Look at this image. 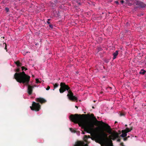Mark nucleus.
<instances>
[{
    "label": "nucleus",
    "mask_w": 146,
    "mask_h": 146,
    "mask_svg": "<svg viewBox=\"0 0 146 146\" xmlns=\"http://www.w3.org/2000/svg\"><path fill=\"white\" fill-rule=\"evenodd\" d=\"M21 68L22 70H27V69L25 68L24 66H22L21 67Z\"/></svg>",
    "instance_id": "nucleus-17"
},
{
    "label": "nucleus",
    "mask_w": 146,
    "mask_h": 146,
    "mask_svg": "<svg viewBox=\"0 0 146 146\" xmlns=\"http://www.w3.org/2000/svg\"><path fill=\"white\" fill-rule=\"evenodd\" d=\"M115 3L117 4H119V2L118 1H115Z\"/></svg>",
    "instance_id": "nucleus-28"
},
{
    "label": "nucleus",
    "mask_w": 146,
    "mask_h": 146,
    "mask_svg": "<svg viewBox=\"0 0 146 146\" xmlns=\"http://www.w3.org/2000/svg\"><path fill=\"white\" fill-rule=\"evenodd\" d=\"M125 131H124V130H123L122 131V134L121 135V136L122 137H125L127 135V133Z\"/></svg>",
    "instance_id": "nucleus-12"
},
{
    "label": "nucleus",
    "mask_w": 146,
    "mask_h": 146,
    "mask_svg": "<svg viewBox=\"0 0 146 146\" xmlns=\"http://www.w3.org/2000/svg\"><path fill=\"white\" fill-rule=\"evenodd\" d=\"M124 1L123 0H121V4H123L124 3Z\"/></svg>",
    "instance_id": "nucleus-27"
},
{
    "label": "nucleus",
    "mask_w": 146,
    "mask_h": 146,
    "mask_svg": "<svg viewBox=\"0 0 146 146\" xmlns=\"http://www.w3.org/2000/svg\"><path fill=\"white\" fill-rule=\"evenodd\" d=\"M52 84L54 86V89H55L58 87L59 86V84L58 83H55V84L53 83Z\"/></svg>",
    "instance_id": "nucleus-16"
},
{
    "label": "nucleus",
    "mask_w": 146,
    "mask_h": 146,
    "mask_svg": "<svg viewBox=\"0 0 146 146\" xmlns=\"http://www.w3.org/2000/svg\"><path fill=\"white\" fill-rule=\"evenodd\" d=\"M82 134H85V133L83 131H82Z\"/></svg>",
    "instance_id": "nucleus-30"
},
{
    "label": "nucleus",
    "mask_w": 146,
    "mask_h": 146,
    "mask_svg": "<svg viewBox=\"0 0 146 146\" xmlns=\"http://www.w3.org/2000/svg\"><path fill=\"white\" fill-rule=\"evenodd\" d=\"M95 138L96 141L100 144L105 143L109 140L107 134L104 131H102L99 134L96 135Z\"/></svg>",
    "instance_id": "nucleus-4"
},
{
    "label": "nucleus",
    "mask_w": 146,
    "mask_h": 146,
    "mask_svg": "<svg viewBox=\"0 0 146 146\" xmlns=\"http://www.w3.org/2000/svg\"><path fill=\"white\" fill-rule=\"evenodd\" d=\"M69 119L74 123H78L85 131L89 133H91L92 131L94 125L97 126H102L103 128H106L111 132L110 127L102 121H98L92 113L90 115L89 114H71Z\"/></svg>",
    "instance_id": "nucleus-1"
},
{
    "label": "nucleus",
    "mask_w": 146,
    "mask_h": 146,
    "mask_svg": "<svg viewBox=\"0 0 146 146\" xmlns=\"http://www.w3.org/2000/svg\"><path fill=\"white\" fill-rule=\"evenodd\" d=\"M127 138H124V140H126Z\"/></svg>",
    "instance_id": "nucleus-32"
},
{
    "label": "nucleus",
    "mask_w": 146,
    "mask_h": 146,
    "mask_svg": "<svg viewBox=\"0 0 146 146\" xmlns=\"http://www.w3.org/2000/svg\"><path fill=\"white\" fill-rule=\"evenodd\" d=\"M125 126H127V125H125Z\"/></svg>",
    "instance_id": "nucleus-34"
},
{
    "label": "nucleus",
    "mask_w": 146,
    "mask_h": 146,
    "mask_svg": "<svg viewBox=\"0 0 146 146\" xmlns=\"http://www.w3.org/2000/svg\"><path fill=\"white\" fill-rule=\"evenodd\" d=\"M50 19H48L47 21V22L48 24H50V22H49V21H50Z\"/></svg>",
    "instance_id": "nucleus-23"
},
{
    "label": "nucleus",
    "mask_w": 146,
    "mask_h": 146,
    "mask_svg": "<svg viewBox=\"0 0 146 146\" xmlns=\"http://www.w3.org/2000/svg\"><path fill=\"white\" fill-rule=\"evenodd\" d=\"M90 138V135H85L84 137V141L86 142H87V139L88 138Z\"/></svg>",
    "instance_id": "nucleus-11"
},
{
    "label": "nucleus",
    "mask_w": 146,
    "mask_h": 146,
    "mask_svg": "<svg viewBox=\"0 0 146 146\" xmlns=\"http://www.w3.org/2000/svg\"><path fill=\"white\" fill-rule=\"evenodd\" d=\"M19 71L20 69L19 68H17L15 70V71L17 72H19Z\"/></svg>",
    "instance_id": "nucleus-22"
},
{
    "label": "nucleus",
    "mask_w": 146,
    "mask_h": 146,
    "mask_svg": "<svg viewBox=\"0 0 146 146\" xmlns=\"http://www.w3.org/2000/svg\"><path fill=\"white\" fill-rule=\"evenodd\" d=\"M15 63L16 64L18 67L21 66L22 64L19 61H17L15 62Z\"/></svg>",
    "instance_id": "nucleus-13"
},
{
    "label": "nucleus",
    "mask_w": 146,
    "mask_h": 146,
    "mask_svg": "<svg viewBox=\"0 0 146 146\" xmlns=\"http://www.w3.org/2000/svg\"><path fill=\"white\" fill-rule=\"evenodd\" d=\"M105 129H104V130L110 134H111V135L109 136L110 140H115L116 138H118V139L117 140V141L118 142H120L121 141V139L119 138L118 133L116 132H114L113 133H112L111 131V132H110L109 130L106 128Z\"/></svg>",
    "instance_id": "nucleus-5"
},
{
    "label": "nucleus",
    "mask_w": 146,
    "mask_h": 146,
    "mask_svg": "<svg viewBox=\"0 0 146 146\" xmlns=\"http://www.w3.org/2000/svg\"><path fill=\"white\" fill-rule=\"evenodd\" d=\"M145 72L146 71L145 70L143 69H141L139 72V74H144L145 73Z\"/></svg>",
    "instance_id": "nucleus-15"
},
{
    "label": "nucleus",
    "mask_w": 146,
    "mask_h": 146,
    "mask_svg": "<svg viewBox=\"0 0 146 146\" xmlns=\"http://www.w3.org/2000/svg\"><path fill=\"white\" fill-rule=\"evenodd\" d=\"M35 100L36 102H39L41 104L45 103L46 102V100L45 99L41 98H36Z\"/></svg>",
    "instance_id": "nucleus-8"
},
{
    "label": "nucleus",
    "mask_w": 146,
    "mask_h": 146,
    "mask_svg": "<svg viewBox=\"0 0 146 146\" xmlns=\"http://www.w3.org/2000/svg\"><path fill=\"white\" fill-rule=\"evenodd\" d=\"M60 86V88L59 90L60 93H62L66 90H67L68 93L67 95V96L68 99L72 101H77V98L74 96L73 93L70 90V88L68 85H66L64 82H61Z\"/></svg>",
    "instance_id": "nucleus-2"
},
{
    "label": "nucleus",
    "mask_w": 146,
    "mask_h": 146,
    "mask_svg": "<svg viewBox=\"0 0 146 146\" xmlns=\"http://www.w3.org/2000/svg\"><path fill=\"white\" fill-rule=\"evenodd\" d=\"M28 86L27 92L29 95H31L32 94L33 91V88L36 86V85L33 86H31L29 84V83L27 85H25Z\"/></svg>",
    "instance_id": "nucleus-7"
},
{
    "label": "nucleus",
    "mask_w": 146,
    "mask_h": 146,
    "mask_svg": "<svg viewBox=\"0 0 146 146\" xmlns=\"http://www.w3.org/2000/svg\"><path fill=\"white\" fill-rule=\"evenodd\" d=\"M3 44H5V50H7V44H6V43H3Z\"/></svg>",
    "instance_id": "nucleus-20"
},
{
    "label": "nucleus",
    "mask_w": 146,
    "mask_h": 146,
    "mask_svg": "<svg viewBox=\"0 0 146 146\" xmlns=\"http://www.w3.org/2000/svg\"><path fill=\"white\" fill-rule=\"evenodd\" d=\"M36 83H39L40 82L38 79H36Z\"/></svg>",
    "instance_id": "nucleus-24"
},
{
    "label": "nucleus",
    "mask_w": 146,
    "mask_h": 146,
    "mask_svg": "<svg viewBox=\"0 0 146 146\" xmlns=\"http://www.w3.org/2000/svg\"><path fill=\"white\" fill-rule=\"evenodd\" d=\"M117 123V121H115V123Z\"/></svg>",
    "instance_id": "nucleus-33"
},
{
    "label": "nucleus",
    "mask_w": 146,
    "mask_h": 146,
    "mask_svg": "<svg viewBox=\"0 0 146 146\" xmlns=\"http://www.w3.org/2000/svg\"><path fill=\"white\" fill-rule=\"evenodd\" d=\"M133 129V127H131L130 129L129 128H126L125 129L124 131H125L127 133L128 132H129L131 130H132Z\"/></svg>",
    "instance_id": "nucleus-14"
},
{
    "label": "nucleus",
    "mask_w": 146,
    "mask_h": 146,
    "mask_svg": "<svg viewBox=\"0 0 146 146\" xmlns=\"http://www.w3.org/2000/svg\"><path fill=\"white\" fill-rule=\"evenodd\" d=\"M118 54V51L116 50L115 52L113 53V59H114L116 58V57Z\"/></svg>",
    "instance_id": "nucleus-10"
},
{
    "label": "nucleus",
    "mask_w": 146,
    "mask_h": 146,
    "mask_svg": "<svg viewBox=\"0 0 146 146\" xmlns=\"http://www.w3.org/2000/svg\"><path fill=\"white\" fill-rule=\"evenodd\" d=\"M50 88V87L49 86H48L46 89V90H49Z\"/></svg>",
    "instance_id": "nucleus-25"
},
{
    "label": "nucleus",
    "mask_w": 146,
    "mask_h": 146,
    "mask_svg": "<svg viewBox=\"0 0 146 146\" xmlns=\"http://www.w3.org/2000/svg\"><path fill=\"white\" fill-rule=\"evenodd\" d=\"M5 9L7 12H8L9 11V9L8 8L5 7Z\"/></svg>",
    "instance_id": "nucleus-19"
},
{
    "label": "nucleus",
    "mask_w": 146,
    "mask_h": 146,
    "mask_svg": "<svg viewBox=\"0 0 146 146\" xmlns=\"http://www.w3.org/2000/svg\"><path fill=\"white\" fill-rule=\"evenodd\" d=\"M75 107L77 109L78 108V107L76 106H75Z\"/></svg>",
    "instance_id": "nucleus-31"
},
{
    "label": "nucleus",
    "mask_w": 146,
    "mask_h": 146,
    "mask_svg": "<svg viewBox=\"0 0 146 146\" xmlns=\"http://www.w3.org/2000/svg\"><path fill=\"white\" fill-rule=\"evenodd\" d=\"M120 116H121L124 115V114L123 113H120Z\"/></svg>",
    "instance_id": "nucleus-26"
},
{
    "label": "nucleus",
    "mask_w": 146,
    "mask_h": 146,
    "mask_svg": "<svg viewBox=\"0 0 146 146\" xmlns=\"http://www.w3.org/2000/svg\"><path fill=\"white\" fill-rule=\"evenodd\" d=\"M121 145L122 146H124L123 145V143H121Z\"/></svg>",
    "instance_id": "nucleus-29"
},
{
    "label": "nucleus",
    "mask_w": 146,
    "mask_h": 146,
    "mask_svg": "<svg viewBox=\"0 0 146 146\" xmlns=\"http://www.w3.org/2000/svg\"><path fill=\"white\" fill-rule=\"evenodd\" d=\"M49 27L50 28H53V25H52V24H49Z\"/></svg>",
    "instance_id": "nucleus-21"
},
{
    "label": "nucleus",
    "mask_w": 146,
    "mask_h": 146,
    "mask_svg": "<svg viewBox=\"0 0 146 146\" xmlns=\"http://www.w3.org/2000/svg\"><path fill=\"white\" fill-rule=\"evenodd\" d=\"M30 108L32 110L37 111H39L40 109V106L39 103L33 102L32 106H30Z\"/></svg>",
    "instance_id": "nucleus-6"
},
{
    "label": "nucleus",
    "mask_w": 146,
    "mask_h": 146,
    "mask_svg": "<svg viewBox=\"0 0 146 146\" xmlns=\"http://www.w3.org/2000/svg\"><path fill=\"white\" fill-rule=\"evenodd\" d=\"M137 5H139L142 8L145 7L146 6V5L144 3L139 1H137Z\"/></svg>",
    "instance_id": "nucleus-9"
},
{
    "label": "nucleus",
    "mask_w": 146,
    "mask_h": 146,
    "mask_svg": "<svg viewBox=\"0 0 146 146\" xmlns=\"http://www.w3.org/2000/svg\"><path fill=\"white\" fill-rule=\"evenodd\" d=\"M14 78L19 83H22L24 85H27L29 83L30 77L26 75L24 72L17 73L16 72L14 75Z\"/></svg>",
    "instance_id": "nucleus-3"
},
{
    "label": "nucleus",
    "mask_w": 146,
    "mask_h": 146,
    "mask_svg": "<svg viewBox=\"0 0 146 146\" xmlns=\"http://www.w3.org/2000/svg\"><path fill=\"white\" fill-rule=\"evenodd\" d=\"M92 108H94V107L93 106L92 107Z\"/></svg>",
    "instance_id": "nucleus-35"
},
{
    "label": "nucleus",
    "mask_w": 146,
    "mask_h": 146,
    "mask_svg": "<svg viewBox=\"0 0 146 146\" xmlns=\"http://www.w3.org/2000/svg\"><path fill=\"white\" fill-rule=\"evenodd\" d=\"M70 131L72 132H75V130H73L72 128H70Z\"/></svg>",
    "instance_id": "nucleus-18"
}]
</instances>
